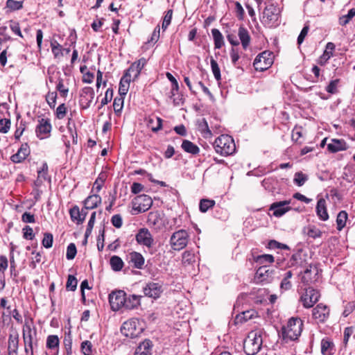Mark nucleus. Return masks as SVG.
Listing matches in <instances>:
<instances>
[{"label":"nucleus","mask_w":355,"mask_h":355,"mask_svg":"<svg viewBox=\"0 0 355 355\" xmlns=\"http://www.w3.org/2000/svg\"><path fill=\"white\" fill-rule=\"evenodd\" d=\"M210 64L214 78L216 80H220L221 78L220 71L217 62L213 58H211Z\"/></svg>","instance_id":"864d4df0"},{"label":"nucleus","mask_w":355,"mask_h":355,"mask_svg":"<svg viewBox=\"0 0 355 355\" xmlns=\"http://www.w3.org/2000/svg\"><path fill=\"white\" fill-rule=\"evenodd\" d=\"M132 203V214L137 215L148 211L153 205V200L149 196L143 194L135 198Z\"/></svg>","instance_id":"0eeeda50"},{"label":"nucleus","mask_w":355,"mask_h":355,"mask_svg":"<svg viewBox=\"0 0 355 355\" xmlns=\"http://www.w3.org/2000/svg\"><path fill=\"white\" fill-rule=\"evenodd\" d=\"M110 263L112 269L116 272L121 270L124 266L123 260L116 255H114L110 258Z\"/></svg>","instance_id":"ea45409f"},{"label":"nucleus","mask_w":355,"mask_h":355,"mask_svg":"<svg viewBox=\"0 0 355 355\" xmlns=\"http://www.w3.org/2000/svg\"><path fill=\"white\" fill-rule=\"evenodd\" d=\"M348 145L343 139H331V142L327 144V150L331 153L346 150Z\"/></svg>","instance_id":"6ab92c4d"},{"label":"nucleus","mask_w":355,"mask_h":355,"mask_svg":"<svg viewBox=\"0 0 355 355\" xmlns=\"http://www.w3.org/2000/svg\"><path fill=\"white\" fill-rule=\"evenodd\" d=\"M211 34L214 41L215 49H220L224 44V38L222 33L218 29L213 28Z\"/></svg>","instance_id":"c9c22d12"},{"label":"nucleus","mask_w":355,"mask_h":355,"mask_svg":"<svg viewBox=\"0 0 355 355\" xmlns=\"http://www.w3.org/2000/svg\"><path fill=\"white\" fill-rule=\"evenodd\" d=\"M6 7L8 9H10V11L19 10L23 8V1L15 0H7Z\"/></svg>","instance_id":"603ef678"},{"label":"nucleus","mask_w":355,"mask_h":355,"mask_svg":"<svg viewBox=\"0 0 355 355\" xmlns=\"http://www.w3.org/2000/svg\"><path fill=\"white\" fill-rule=\"evenodd\" d=\"M257 317V312L254 309H250L236 315L234 322L235 324H243L251 319Z\"/></svg>","instance_id":"412c9836"},{"label":"nucleus","mask_w":355,"mask_h":355,"mask_svg":"<svg viewBox=\"0 0 355 355\" xmlns=\"http://www.w3.org/2000/svg\"><path fill=\"white\" fill-rule=\"evenodd\" d=\"M320 296V293L317 290L309 288L306 289L304 293L301 296L300 300L304 307L311 308L318 301Z\"/></svg>","instance_id":"ddd939ff"},{"label":"nucleus","mask_w":355,"mask_h":355,"mask_svg":"<svg viewBox=\"0 0 355 355\" xmlns=\"http://www.w3.org/2000/svg\"><path fill=\"white\" fill-rule=\"evenodd\" d=\"M94 97V91L91 87H84L80 93V105L83 109H87Z\"/></svg>","instance_id":"dca6fc26"},{"label":"nucleus","mask_w":355,"mask_h":355,"mask_svg":"<svg viewBox=\"0 0 355 355\" xmlns=\"http://www.w3.org/2000/svg\"><path fill=\"white\" fill-rule=\"evenodd\" d=\"M60 340L56 335H50L46 338V347L54 351V355H58Z\"/></svg>","instance_id":"cd10ccee"},{"label":"nucleus","mask_w":355,"mask_h":355,"mask_svg":"<svg viewBox=\"0 0 355 355\" xmlns=\"http://www.w3.org/2000/svg\"><path fill=\"white\" fill-rule=\"evenodd\" d=\"M57 99V93L56 92H49L46 96V100L49 107L51 109H53L56 104Z\"/></svg>","instance_id":"0e129e2a"},{"label":"nucleus","mask_w":355,"mask_h":355,"mask_svg":"<svg viewBox=\"0 0 355 355\" xmlns=\"http://www.w3.org/2000/svg\"><path fill=\"white\" fill-rule=\"evenodd\" d=\"M238 36L241 40L243 48L246 49L250 42V36L248 31L243 26H240L238 31Z\"/></svg>","instance_id":"c85d7f7f"},{"label":"nucleus","mask_w":355,"mask_h":355,"mask_svg":"<svg viewBox=\"0 0 355 355\" xmlns=\"http://www.w3.org/2000/svg\"><path fill=\"white\" fill-rule=\"evenodd\" d=\"M308 180V175L302 172H297L295 173L293 182L299 187H302Z\"/></svg>","instance_id":"09e8293b"},{"label":"nucleus","mask_w":355,"mask_h":355,"mask_svg":"<svg viewBox=\"0 0 355 355\" xmlns=\"http://www.w3.org/2000/svg\"><path fill=\"white\" fill-rule=\"evenodd\" d=\"M147 223L150 227H159L162 223V219L158 211L148 213Z\"/></svg>","instance_id":"c756f323"},{"label":"nucleus","mask_w":355,"mask_h":355,"mask_svg":"<svg viewBox=\"0 0 355 355\" xmlns=\"http://www.w3.org/2000/svg\"><path fill=\"white\" fill-rule=\"evenodd\" d=\"M77 250L76 245L73 243H70L67 248L66 257L68 260L73 259L76 257Z\"/></svg>","instance_id":"e2e57ef3"},{"label":"nucleus","mask_w":355,"mask_h":355,"mask_svg":"<svg viewBox=\"0 0 355 355\" xmlns=\"http://www.w3.org/2000/svg\"><path fill=\"white\" fill-rule=\"evenodd\" d=\"M355 16V8H352L347 15H343L339 18V24L341 26H346L350 20Z\"/></svg>","instance_id":"3c124183"},{"label":"nucleus","mask_w":355,"mask_h":355,"mask_svg":"<svg viewBox=\"0 0 355 355\" xmlns=\"http://www.w3.org/2000/svg\"><path fill=\"white\" fill-rule=\"evenodd\" d=\"M277 183V181L274 178H265L262 182V186L265 188L266 190H268L270 192H274L275 186Z\"/></svg>","instance_id":"c03bdc74"},{"label":"nucleus","mask_w":355,"mask_h":355,"mask_svg":"<svg viewBox=\"0 0 355 355\" xmlns=\"http://www.w3.org/2000/svg\"><path fill=\"white\" fill-rule=\"evenodd\" d=\"M53 237L51 233L46 232L44 234V238L42 241V245L46 248H50L53 245Z\"/></svg>","instance_id":"bf43d9fd"},{"label":"nucleus","mask_w":355,"mask_h":355,"mask_svg":"<svg viewBox=\"0 0 355 355\" xmlns=\"http://www.w3.org/2000/svg\"><path fill=\"white\" fill-rule=\"evenodd\" d=\"M182 263L184 265H191L196 261L195 254L191 250H187L182 254Z\"/></svg>","instance_id":"de8ad7c7"},{"label":"nucleus","mask_w":355,"mask_h":355,"mask_svg":"<svg viewBox=\"0 0 355 355\" xmlns=\"http://www.w3.org/2000/svg\"><path fill=\"white\" fill-rule=\"evenodd\" d=\"M30 148L27 143L21 144L17 153L12 155L10 159L14 163H21L30 155Z\"/></svg>","instance_id":"a211bd4d"},{"label":"nucleus","mask_w":355,"mask_h":355,"mask_svg":"<svg viewBox=\"0 0 355 355\" xmlns=\"http://www.w3.org/2000/svg\"><path fill=\"white\" fill-rule=\"evenodd\" d=\"M113 96V89L111 88H108L105 92L104 98L101 100V105L98 109L100 110L104 105H107L109 102H110L112 99Z\"/></svg>","instance_id":"052dcab7"},{"label":"nucleus","mask_w":355,"mask_h":355,"mask_svg":"<svg viewBox=\"0 0 355 355\" xmlns=\"http://www.w3.org/2000/svg\"><path fill=\"white\" fill-rule=\"evenodd\" d=\"M189 234L184 230H180L171 235L169 243L171 248L175 251H180L184 248L189 241Z\"/></svg>","instance_id":"423d86ee"},{"label":"nucleus","mask_w":355,"mask_h":355,"mask_svg":"<svg viewBox=\"0 0 355 355\" xmlns=\"http://www.w3.org/2000/svg\"><path fill=\"white\" fill-rule=\"evenodd\" d=\"M273 275V270L269 269L267 266H261L256 271L254 280L257 284H268L272 281Z\"/></svg>","instance_id":"9b49d317"},{"label":"nucleus","mask_w":355,"mask_h":355,"mask_svg":"<svg viewBox=\"0 0 355 355\" xmlns=\"http://www.w3.org/2000/svg\"><path fill=\"white\" fill-rule=\"evenodd\" d=\"M106 178V173L103 172L101 173L94 184L92 191H95L96 193H98L101 191Z\"/></svg>","instance_id":"a18cd8bd"},{"label":"nucleus","mask_w":355,"mask_h":355,"mask_svg":"<svg viewBox=\"0 0 355 355\" xmlns=\"http://www.w3.org/2000/svg\"><path fill=\"white\" fill-rule=\"evenodd\" d=\"M147 60L144 58H141L137 61L133 62L130 67L128 69L129 71L133 73L132 80H136L140 75L141 71L146 64Z\"/></svg>","instance_id":"4be33fe9"},{"label":"nucleus","mask_w":355,"mask_h":355,"mask_svg":"<svg viewBox=\"0 0 355 355\" xmlns=\"http://www.w3.org/2000/svg\"><path fill=\"white\" fill-rule=\"evenodd\" d=\"M335 50V44L333 42H328L326 45L324 53L321 56V60L327 62L334 55V51Z\"/></svg>","instance_id":"79ce46f5"},{"label":"nucleus","mask_w":355,"mask_h":355,"mask_svg":"<svg viewBox=\"0 0 355 355\" xmlns=\"http://www.w3.org/2000/svg\"><path fill=\"white\" fill-rule=\"evenodd\" d=\"M347 213L345 211H340L336 218L337 230H342L346 225L347 219Z\"/></svg>","instance_id":"a19ab883"},{"label":"nucleus","mask_w":355,"mask_h":355,"mask_svg":"<svg viewBox=\"0 0 355 355\" xmlns=\"http://www.w3.org/2000/svg\"><path fill=\"white\" fill-rule=\"evenodd\" d=\"M272 62V53L268 51H263L256 57L253 65L257 71H263L268 69Z\"/></svg>","instance_id":"6e6552de"},{"label":"nucleus","mask_w":355,"mask_h":355,"mask_svg":"<svg viewBox=\"0 0 355 355\" xmlns=\"http://www.w3.org/2000/svg\"><path fill=\"white\" fill-rule=\"evenodd\" d=\"M135 240L138 244L146 246L148 248H151L154 244V239L146 227L141 228L138 230L135 236Z\"/></svg>","instance_id":"9d476101"},{"label":"nucleus","mask_w":355,"mask_h":355,"mask_svg":"<svg viewBox=\"0 0 355 355\" xmlns=\"http://www.w3.org/2000/svg\"><path fill=\"white\" fill-rule=\"evenodd\" d=\"M51 51L55 58H59L63 56L62 46L56 41L51 42Z\"/></svg>","instance_id":"5fc2aeb1"},{"label":"nucleus","mask_w":355,"mask_h":355,"mask_svg":"<svg viewBox=\"0 0 355 355\" xmlns=\"http://www.w3.org/2000/svg\"><path fill=\"white\" fill-rule=\"evenodd\" d=\"M136 329V324L132 321H126L125 322L121 327V332L125 334L126 336H135V331Z\"/></svg>","instance_id":"72a5a7b5"},{"label":"nucleus","mask_w":355,"mask_h":355,"mask_svg":"<svg viewBox=\"0 0 355 355\" xmlns=\"http://www.w3.org/2000/svg\"><path fill=\"white\" fill-rule=\"evenodd\" d=\"M66 113H67V107H66L64 103H62L57 107L55 114H56V116L58 119H63L65 116Z\"/></svg>","instance_id":"774afa93"},{"label":"nucleus","mask_w":355,"mask_h":355,"mask_svg":"<svg viewBox=\"0 0 355 355\" xmlns=\"http://www.w3.org/2000/svg\"><path fill=\"white\" fill-rule=\"evenodd\" d=\"M56 89L60 92V94L62 97H66L69 92V89L64 85V82L62 78H59L58 83L56 85Z\"/></svg>","instance_id":"4d7b16f0"},{"label":"nucleus","mask_w":355,"mask_h":355,"mask_svg":"<svg viewBox=\"0 0 355 355\" xmlns=\"http://www.w3.org/2000/svg\"><path fill=\"white\" fill-rule=\"evenodd\" d=\"M288 267L303 266V261L300 253H295L291 256L288 262Z\"/></svg>","instance_id":"49530a36"},{"label":"nucleus","mask_w":355,"mask_h":355,"mask_svg":"<svg viewBox=\"0 0 355 355\" xmlns=\"http://www.w3.org/2000/svg\"><path fill=\"white\" fill-rule=\"evenodd\" d=\"M162 119L160 117L155 116L149 119L148 125L150 128L151 130L157 132L162 128Z\"/></svg>","instance_id":"e433bc0d"},{"label":"nucleus","mask_w":355,"mask_h":355,"mask_svg":"<svg viewBox=\"0 0 355 355\" xmlns=\"http://www.w3.org/2000/svg\"><path fill=\"white\" fill-rule=\"evenodd\" d=\"M316 214L318 218L323 221H326L329 219V214L326 207V200L322 198L318 200L316 205Z\"/></svg>","instance_id":"b1692460"},{"label":"nucleus","mask_w":355,"mask_h":355,"mask_svg":"<svg viewBox=\"0 0 355 355\" xmlns=\"http://www.w3.org/2000/svg\"><path fill=\"white\" fill-rule=\"evenodd\" d=\"M93 345L89 340H85L81 343V351L84 355H92Z\"/></svg>","instance_id":"6e6d98bb"},{"label":"nucleus","mask_w":355,"mask_h":355,"mask_svg":"<svg viewBox=\"0 0 355 355\" xmlns=\"http://www.w3.org/2000/svg\"><path fill=\"white\" fill-rule=\"evenodd\" d=\"M313 318L320 322H324L329 315V309L323 304H318L312 311Z\"/></svg>","instance_id":"f3484780"},{"label":"nucleus","mask_w":355,"mask_h":355,"mask_svg":"<svg viewBox=\"0 0 355 355\" xmlns=\"http://www.w3.org/2000/svg\"><path fill=\"white\" fill-rule=\"evenodd\" d=\"M293 277V272L291 270L286 271L284 275L280 284V289L282 291H288L292 288L291 279Z\"/></svg>","instance_id":"2f4dec72"},{"label":"nucleus","mask_w":355,"mask_h":355,"mask_svg":"<svg viewBox=\"0 0 355 355\" xmlns=\"http://www.w3.org/2000/svg\"><path fill=\"white\" fill-rule=\"evenodd\" d=\"M10 128V120L7 119H0V132L6 133Z\"/></svg>","instance_id":"69168bd1"},{"label":"nucleus","mask_w":355,"mask_h":355,"mask_svg":"<svg viewBox=\"0 0 355 355\" xmlns=\"http://www.w3.org/2000/svg\"><path fill=\"white\" fill-rule=\"evenodd\" d=\"M255 261L259 264L266 266V263L274 262V257L271 254H261L255 258Z\"/></svg>","instance_id":"8fccbe9b"},{"label":"nucleus","mask_w":355,"mask_h":355,"mask_svg":"<svg viewBox=\"0 0 355 355\" xmlns=\"http://www.w3.org/2000/svg\"><path fill=\"white\" fill-rule=\"evenodd\" d=\"M304 232L310 238L318 239L322 236V232L315 225H309L303 230Z\"/></svg>","instance_id":"7c9ffc66"},{"label":"nucleus","mask_w":355,"mask_h":355,"mask_svg":"<svg viewBox=\"0 0 355 355\" xmlns=\"http://www.w3.org/2000/svg\"><path fill=\"white\" fill-rule=\"evenodd\" d=\"M19 347V334L14 331L9 334L8 340V355H17Z\"/></svg>","instance_id":"aec40b11"},{"label":"nucleus","mask_w":355,"mask_h":355,"mask_svg":"<svg viewBox=\"0 0 355 355\" xmlns=\"http://www.w3.org/2000/svg\"><path fill=\"white\" fill-rule=\"evenodd\" d=\"M153 343L146 339L137 347L134 355H151Z\"/></svg>","instance_id":"393cba45"},{"label":"nucleus","mask_w":355,"mask_h":355,"mask_svg":"<svg viewBox=\"0 0 355 355\" xmlns=\"http://www.w3.org/2000/svg\"><path fill=\"white\" fill-rule=\"evenodd\" d=\"M125 293L123 291H112L109 295V302L113 311H119L124 307Z\"/></svg>","instance_id":"1a4fd4ad"},{"label":"nucleus","mask_w":355,"mask_h":355,"mask_svg":"<svg viewBox=\"0 0 355 355\" xmlns=\"http://www.w3.org/2000/svg\"><path fill=\"white\" fill-rule=\"evenodd\" d=\"M279 10L273 3L267 5L263 9L262 16L260 18L262 24L268 28H275L280 24Z\"/></svg>","instance_id":"39448f33"},{"label":"nucleus","mask_w":355,"mask_h":355,"mask_svg":"<svg viewBox=\"0 0 355 355\" xmlns=\"http://www.w3.org/2000/svg\"><path fill=\"white\" fill-rule=\"evenodd\" d=\"M321 352L323 355H332L334 353V345L327 339L321 341Z\"/></svg>","instance_id":"473e14b6"},{"label":"nucleus","mask_w":355,"mask_h":355,"mask_svg":"<svg viewBox=\"0 0 355 355\" xmlns=\"http://www.w3.org/2000/svg\"><path fill=\"white\" fill-rule=\"evenodd\" d=\"M77 284L78 282L76 278L74 276L69 275L66 284L67 290L72 291H75L77 287Z\"/></svg>","instance_id":"13d9d810"},{"label":"nucleus","mask_w":355,"mask_h":355,"mask_svg":"<svg viewBox=\"0 0 355 355\" xmlns=\"http://www.w3.org/2000/svg\"><path fill=\"white\" fill-rule=\"evenodd\" d=\"M303 322L299 318H291L287 325L282 328L283 339L287 343L290 340H295L301 335Z\"/></svg>","instance_id":"f257e3e1"},{"label":"nucleus","mask_w":355,"mask_h":355,"mask_svg":"<svg viewBox=\"0 0 355 355\" xmlns=\"http://www.w3.org/2000/svg\"><path fill=\"white\" fill-rule=\"evenodd\" d=\"M101 203V197L97 193L88 196L84 201L85 209H92Z\"/></svg>","instance_id":"bb28decb"},{"label":"nucleus","mask_w":355,"mask_h":355,"mask_svg":"<svg viewBox=\"0 0 355 355\" xmlns=\"http://www.w3.org/2000/svg\"><path fill=\"white\" fill-rule=\"evenodd\" d=\"M290 204L291 200L275 202L270 205L269 210L272 211L274 216L279 218L291 209Z\"/></svg>","instance_id":"4468645a"},{"label":"nucleus","mask_w":355,"mask_h":355,"mask_svg":"<svg viewBox=\"0 0 355 355\" xmlns=\"http://www.w3.org/2000/svg\"><path fill=\"white\" fill-rule=\"evenodd\" d=\"M340 82L339 79H335L331 80L329 84L326 87V91L331 94H336L338 92V85Z\"/></svg>","instance_id":"680f3d73"},{"label":"nucleus","mask_w":355,"mask_h":355,"mask_svg":"<svg viewBox=\"0 0 355 355\" xmlns=\"http://www.w3.org/2000/svg\"><path fill=\"white\" fill-rule=\"evenodd\" d=\"M216 202L214 200L210 199H202L199 203V209L201 212L205 213L210 208H212L215 205Z\"/></svg>","instance_id":"37998d69"},{"label":"nucleus","mask_w":355,"mask_h":355,"mask_svg":"<svg viewBox=\"0 0 355 355\" xmlns=\"http://www.w3.org/2000/svg\"><path fill=\"white\" fill-rule=\"evenodd\" d=\"M213 147L218 154L222 156H228L233 154L236 150L234 141L227 135H222L216 138Z\"/></svg>","instance_id":"f03ea898"},{"label":"nucleus","mask_w":355,"mask_h":355,"mask_svg":"<svg viewBox=\"0 0 355 355\" xmlns=\"http://www.w3.org/2000/svg\"><path fill=\"white\" fill-rule=\"evenodd\" d=\"M198 128L205 138L212 135L211 131L209 130L207 121L205 119H202L198 121Z\"/></svg>","instance_id":"4c0bfd02"},{"label":"nucleus","mask_w":355,"mask_h":355,"mask_svg":"<svg viewBox=\"0 0 355 355\" xmlns=\"http://www.w3.org/2000/svg\"><path fill=\"white\" fill-rule=\"evenodd\" d=\"M69 213H70V216H71V220L73 221L76 220L78 224L82 223L84 221L86 214H87V213H85L84 216L83 217H81L80 211L77 206L71 208L70 209Z\"/></svg>","instance_id":"58836bf2"},{"label":"nucleus","mask_w":355,"mask_h":355,"mask_svg":"<svg viewBox=\"0 0 355 355\" xmlns=\"http://www.w3.org/2000/svg\"><path fill=\"white\" fill-rule=\"evenodd\" d=\"M181 147L185 152L192 155H196L200 151V148L198 146L187 139L183 140Z\"/></svg>","instance_id":"f704fd0d"},{"label":"nucleus","mask_w":355,"mask_h":355,"mask_svg":"<svg viewBox=\"0 0 355 355\" xmlns=\"http://www.w3.org/2000/svg\"><path fill=\"white\" fill-rule=\"evenodd\" d=\"M130 262L137 269H141L144 265L145 259L143 255L137 252H132L129 254Z\"/></svg>","instance_id":"a878e982"},{"label":"nucleus","mask_w":355,"mask_h":355,"mask_svg":"<svg viewBox=\"0 0 355 355\" xmlns=\"http://www.w3.org/2000/svg\"><path fill=\"white\" fill-rule=\"evenodd\" d=\"M52 129L51 121L47 118H42L38 120V123L35 128V133L40 139L48 138Z\"/></svg>","instance_id":"f8f14e48"},{"label":"nucleus","mask_w":355,"mask_h":355,"mask_svg":"<svg viewBox=\"0 0 355 355\" xmlns=\"http://www.w3.org/2000/svg\"><path fill=\"white\" fill-rule=\"evenodd\" d=\"M141 295L125 294V302L124 303V309L131 310L137 308L141 304Z\"/></svg>","instance_id":"5701e85b"},{"label":"nucleus","mask_w":355,"mask_h":355,"mask_svg":"<svg viewBox=\"0 0 355 355\" xmlns=\"http://www.w3.org/2000/svg\"><path fill=\"white\" fill-rule=\"evenodd\" d=\"M262 343L261 332L260 331H252L244 340V351L247 355H254L261 349Z\"/></svg>","instance_id":"20e7f679"},{"label":"nucleus","mask_w":355,"mask_h":355,"mask_svg":"<svg viewBox=\"0 0 355 355\" xmlns=\"http://www.w3.org/2000/svg\"><path fill=\"white\" fill-rule=\"evenodd\" d=\"M22 337L24 345L29 346L31 355H33V346L37 345V329L33 319H25L22 329Z\"/></svg>","instance_id":"7ed1b4c3"},{"label":"nucleus","mask_w":355,"mask_h":355,"mask_svg":"<svg viewBox=\"0 0 355 355\" xmlns=\"http://www.w3.org/2000/svg\"><path fill=\"white\" fill-rule=\"evenodd\" d=\"M143 292L145 296L153 299H157L163 292L162 284L157 282H149L143 288Z\"/></svg>","instance_id":"2eb2a0df"},{"label":"nucleus","mask_w":355,"mask_h":355,"mask_svg":"<svg viewBox=\"0 0 355 355\" xmlns=\"http://www.w3.org/2000/svg\"><path fill=\"white\" fill-rule=\"evenodd\" d=\"M23 236L28 240H33L35 237L32 227L28 225L25 226L23 230Z\"/></svg>","instance_id":"338daca9"}]
</instances>
